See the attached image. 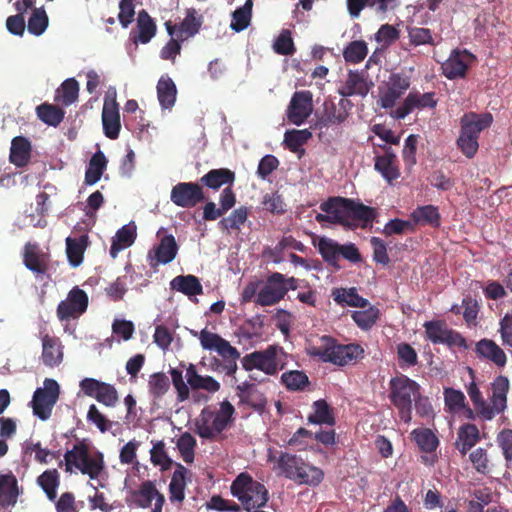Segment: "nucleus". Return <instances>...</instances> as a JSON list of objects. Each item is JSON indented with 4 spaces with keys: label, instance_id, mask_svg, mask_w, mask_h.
Returning <instances> with one entry per match:
<instances>
[{
    "label": "nucleus",
    "instance_id": "22",
    "mask_svg": "<svg viewBox=\"0 0 512 512\" xmlns=\"http://www.w3.org/2000/svg\"><path fill=\"white\" fill-rule=\"evenodd\" d=\"M410 87V79L407 76L391 74L386 91L380 96L381 106L385 109L393 108L397 100Z\"/></svg>",
    "mask_w": 512,
    "mask_h": 512
},
{
    "label": "nucleus",
    "instance_id": "17",
    "mask_svg": "<svg viewBox=\"0 0 512 512\" xmlns=\"http://www.w3.org/2000/svg\"><path fill=\"white\" fill-rule=\"evenodd\" d=\"M437 99L434 92L420 93L418 91L410 92L404 99L402 105L397 107L392 116L396 119H404L415 109H434L437 106Z\"/></svg>",
    "mask_w": 512,
    "mask_h": 512
},
{
    "label": "nucleus",
    "instance_id": "36",
    "mask_svg": "<svg viewBox=\"0 0 512 512\" xmlns=\"http://www.w3.org/2000/svg\"><path fill=\"white\" fill-rule=\"evenodd\" d=\"M314 246L318 248V252L322 256L323 260L330 266L340 269L339 257H340V244L328 237H320L318 243L313 242Z\"/></svg>",
    "mask_w": 512,
    "mask_h": 512
},
{
    "label": "nucleus",
    "instance_id": "61",
    "mask_svg": "<svg viewBox=\"0 0 512 512\" xmlns=\"http://www.w3.org/2000/svg\"><path fill=\"white\" fill-rule=\"evenodd\" d=\"M378 317L379 309L374 306H370L366 310L354 311L352 313V319L357 326L363 330H369L376 323Z\"/></svg>",
    "mask_w": 512,
    "mask_h": 512
},
{
    "label": "nucleus",
    "instance_id": "62",
    "mask_svg": "<svg viewBox=\"0 0 512 512\" xmlns=\"http://www.w3.org/2000/svg\"><path fill=\"white\" fill-rule=\"evenodd\" d=\"M496 443L501 449L505 460V467L512 465V429H502L496 437Z\"/></svg>",
    "mask_w": 512,
    "mask_h": 512
},
{
    "label": "nucleus",
    "instance_id": "23",
    "mask_svg": "<svg viewBox=\"0 0 512 512\" xmlns=\"http://www.w3.org/2000/svg\"><path fill=\"white\" fill-rule=\"evenodd\" d=\"M23 263L34 274L43 275L49 268V255L38 244L28 242L24 247Z\"/></svg>",
    "mask_w": 512,
    "mask_h": 512
},
{
    "label": "nucleus",
    "instance_id": "11",
    "mask_svg": "<svg viewBox=\"0 0 512 512\" xmlns=\"http://www.w3.org/2000/svg\"><path fill=\"white\" fill-rule=\"evenodd\" d=\"M170 200L177 207L190 209L205 200V192L199 182H179L172 187Z\"/></svg>",
    "mask_w": 512,
    "mask_h": 512
},
{
    "label": "nucleus",
    "instance_id": "10",
    "mask_svg": "<svg viewBox=\"0 0 512 512\" xmlns=\"http://www.w3.org/2000/svg\"><path fill=\"white\" fill-rule=\"evenodd\" d=\"M60 395V386L58 382L51 378H46L43 387L34 391L31 407L33 414L39 419L45 421L50 418L53 407L57 403Z\"/></svg>",
    "mask_w": 512,
    "mask_h": 512
},
{
    "label": "nucleus",
    "instance_id": "41",
    "mask_svg": "<svg viewBox=\"0 0 512 512\" xmlns=\"http://www.w3.org/2000/svg\"><path fill=\"white\" fill-rule=\"evenodd\" d=\"M411 439L424 453H433L439 446V439L429 428H416L410 433Z\"/></svg>",
    "mask_w": 512,
    "mask_h": 512
},
{
    "label": "nucleus",
    "instance_id": "51",
    "mask_svg": "<svg viewBox=\"0 0 512 512\" xmlns=\"http://www.w3.org/2000/svg\"><path fill=\"white\" fill-rule=\"evenodd\" d=\"M332 296L334 301L341 305L360 308H364L368 305V300L358 295L356 288L335 289Z\"/></svg>",
    "mask_w": 512,
    "mask_h": 512
},
{
    "label": "nucleus",
    "instance_id": "16",
    "mask_svg": "<svg viewBox=\"0 0 512 512\" xmlns=\"http://www.w3.org/2000/svg\"><path fill=\"white\" fill-rule=\"evenodd\" d=\"M88 307V295L79 287L72 288L66 300L61 301L57 306V317L59 320H68L82 315Z\"/></svg>",
    "mask_w": 512,
    "mask_h": 512
},
{
    "label": "nucleus",
    "instance_id": "6",
    "mask_svg": "<svg viewBox=\"0 0 512 512\" xmlns=\"http://www.w3.org/2000/svg\"><path fill=\"white\" fill-rule=\"evenodd\" d=\"M231 493L248 512L265 506L268 501L266 487L246 472L240 473L232 482Z\"/></svg>",
    "mask_w": 512,
    "mask_h": 512
},
{
    "label": "nucleus",
    "instance_id": "52",
    "mask_svg": "<svg viewBox=\"0 0 512 512\" xmlns=\"http://www.w3.org/2000/svg\"><path fill=\"white\" fill-rule=\"evenodd\" d=\"M312 137V133L308 129L303 130H288L284 134V146L293 153L301 152L304 150L301 147Z\"/></svg>",
    "mask_w": 512,
    "mask_h": 512
},
{
    "label": "nucleus",
    "instance_id": "49",
    "mask_svg": "<svg viewBox=\"0 0 512 512\" xmlns=\"http://www.w3.org/2000/svg\"><path fill=\"white\" fill-rule=\"evenodd\" d=\"M138 41L147 44L156 35L157 26L146 10H141L137 17Z\"/></svg>",
    "mask_w": 512,
    "mask_h": 512
},
{
    "label": "nucleus",
    "instance_id": "32",
    "mask_svg": "<svg viewBox=\"0 0 512 512\" xmlns=\"http://www.w3.org/2000/svg\"><path fill=\"white\" fill-rule=\"evenodd\" d=\"M31 158V143L23 137H14L11 142L9 161L16 167H25Z\"/></svg>",
    "mask_w": 512,
    "mask_h": 512
},
{
    "label": "nucleus",
    "instance_id": "7",
    "mask_svg": "<svg viewBox=\"0 0 512 512\" xmlns=\"http://www.w3.org/2000/svg\"><path fill=\"white\" fill-rule=\"evenodd\" d=\"M64 459L66 472H72V467H75L91 479L98 478L104 469L103 454L101 452L90 454L84 442L77 443L71 450H67Z\"/></svg>",
    "mask_w": 512,
    "mask_h": 512
},
{
    "label": "nucleus",
    "instance_id": "1",
    "mask_svg": "<svg viewBox=\"0 0 512 512\" xmlns=\"http://www.w3.org/2000/svg\"><path fill=\"white\" fill-rule=\"evenodd\" d=\"M320 209L325 214H317L318 223L338 224L346 229L354 230L358 226L366 228L376 217V210L353 199L331 197L321 203Z\"/></svg>",
    "mask_w": 512,
    "mask_h": 512
},
{
    "label": "nucleus",
    "instance_id": "2",
    "mask_svg": "<svg viewBox=\"0 0 512 512\" xmlns=\"http://www.w3.org/2000/svg\"><path fill=\"white\" fill-rule=\"evenodd\" d=\"M268 460H276L275 469L298 484L317 486L324 478V473L320 468L310 465L295 454L281 451L278 458L269 455Z\"/></svg>",
    "mask_w": 512,
    "mask_h": 512
},
{
    "label": "nucleus",
    "instance_id": "38",
    "mask_svg": "<svg viewBox=\"0 0 512 512\" xmlns=\"http://www.w3.org/2000/svg\"><path fill=\"white\" fill-rule=\"evenodd\" d=\"M189 470L182 464H177L169 484L171 502H182L185 498L186 476Z\"/></svg>",
    "mask_w": 512,
    "mask_h": 512
},
{
    "label": "nucleus",
    "instance_id": "28",
    "mask_svg": "<svg viewBox=\"0 0 512 512\" xmlns=\"http://www.w3.org/2000/svg\"><path fill=\"white\" fill-rule=\"evenodd\" d=\"M42 340V362L45 366H58L63 360V346L56 336L45 334Z\"/></svg>",
    "mask_w": 512,
    "mask_h": 512
},
{
    "label": "nucleus",
    "instance_id": "40",
    "mask_svg": "<svg viewBox=\"0 0 512 512\" xmlns=\"http://www.w3.org/2000/svg\"><path fill=\"white\" fill-rule=\"evenodd\" d=\"M136 227L133 225H125L121 227L112 240L110 247V256L115 259L118 253L131 246L136 239Z\"/></svg>",
    "mask_w": 512,
    "mask_h": 512
},
{
    "label": "nucleus",
    "instance_id": "8",
    "mask_svg": "<svg viewBox=\"0 0 512 512\" xmlns=\"http://www.w3.org/2000/svg\"><path fill=\"white\" fill-rule=\"evenodd\" d=\"M280 354H284L282 347L269 345L264 350L246 354L241 359V364L246 371L257 369L264 372L266 375L274 376L285 368V362L280 359Z\"/></svg>",
    "mask_w": 512,
    "mask_h": 512
},
{
    "label": "nucleus",
    "instance_id": "26",
    "mask_svg": "<svg viewBox=\"0 0 512 512\" xmlns=\"http://www.w3.org/2000/svg\"><path fill=\"white\" fill-rule=\"evenodd\" d=\"M510 389L509 379L504 375L497 376L491 383L490 410L493 418L507 408V395Z\"/></svg>",
    "mask_w": 512,
    "mask_h": 512
},
{
    "label": "nucleus",
    "instance_id": "39",
    "mask_svg": "<svg viewBox=\"0 0 512 512\" xmlns=\"http://www.w3.org/2000/svg\"><path fill=\"white\" fill-rule=\"evenodd\" d=\"M170 284L173 290L189 297L203 294V287L199 279L191 274L176 276Z\"/></svg>",
    "mask_w": 512,
    "mask_h": 512
},
{
    "label": "nucleus",
    "instance_id": "24",
    "mask_svg": "<svg viewBox=\"0 0 512 512\" xmlns=\"http://www.w3.org/2000/svg\"><path fill=\"white\" fill-rule=\"evenodd\" d=\"M373 86L363 72L350 70L343 85L338 88V94L342 97L361 96L365 97Z\"/></svg>",
    "mask_w": 512,
    "mask_h": 512
},
{
    "label": "nucleus",
    "instance_id": "37",
    "mask_svg": "<svg viewBox=\"0 0 512 512\" xmlns=\"http://www.w3.org/2000/svg\"><path fill=\"white\" fill-rule=\"evenodd\" d=\"M480 440L479 429L475 424H464L459 428L456 448L465 455Z\"/></svg>",
    "mask_w": 512,
    "mask_h": 512
},
{
    "label": "nucleus",
    "instance_id": "55",
    "mask_svg": "<svg viewBox=\"0 0 512 512\" xmlns=\"http://www.w3.org/2000/svg\"><path fill=\"white\" fill-rule=\"evenodd\" d=\"M48 24L49 18L44 7L33 8L28 19V32L32 35L40 36L46 31Z\"/></svg>",
    "mask_w": 512,
    "mask_h": 512
},
{
    "label": "nucleus",
    "instance_id": "48",
    "mask_svg": "<svg viewBox=\"0 0 512 512\" xmlns=\"http://www.w3.org/2000/svg\"><path fill=\"white\" fill-rule=\"evenodd\" d=\"M37 484L42 488L50 501H55L57 497V489L60 485V474L58 470H45L37 477Z\"/></svg>",
    "mask_w": 512,
    "mask_h": 512
},
{
    "label": "nucleus",
    "instance_id": "29",
    "mask_svg": "<svg viewBox=\"0 0 512 512\" xmlns=\"http://www.w3.org/2000/svg\"><path fill=\"white\" fill-rule=\"evenodd\" d=\"M130 500L133 504L141 508H148L151 506L152 501L155 500L154 507L157 504V500L162 497L164 500L163 494H161L154 482L150 480H146L142 482L138 489L132 490L129 494Z\"/></svg>",
    "mask_w": 512,
    "mask_h": 512
},
{
    "label": "nucleus",
    "instance_id": "9",
    "mask_svg": "<svg viewBox=\"0 0 512 512\" xmlns=\"http://www.w3.org/2000/svg\"><path fill=\"white\" fill-rule=\"evenodd\" d=\"M201 346L205 350H215L222 358V370L227 375H234L238 369L237 360L240 352L220 335L203 329L199 333Z\"/></svg>",
    "mask_w": 512,
    "mask_h": 512
},
{
    "label": "nucleus",
    "instance_id": "30",
    "mask_svg": "<svg viewBox=\"0 0 512 512\" xmlns=\"http://www.w3.org/2000/svg\"><path fill=\"white\" fill-rule=\"evenodd\" d=\"M374 168L388 183L400 177L397 157L390 148L385 149L383 155L375 157Z\"/></svg>",
    "mask_w": 512,
    "mask_h": 512
},
{
    "label": "nucleus",
    "instance_id": "34",
    "mask_svg": "<svg viewBox=\"0 0 512 512\" xmlns=\"http://www.w3.org/2000/svg\"><path fill=\"white\" fill-rule=\"evenodd\" d=\"M346 121L345 115L341 114L337 105L330 100H326L323 103V109L317 116V122L315 126L317 128H328L331 126H337Z\"/></svg>",
    "mask_w": 512,
    "mask_h": 512
},
{
    "label": "nucleus",
    "instance_id": "64",
    "mask_svg": "<svg viewBox=\"0 0 512 512\" xmlns=\"http://www.w3.org/2000/svg\"><path fill=\"white\" fill-rule=\"evenodd\" d=\"M273 49L275 53L279 55L288 56L294 54L296 49L291 37V32L288 29L281 31L280 35L277 37L273 44Z\"/></svg>",
    "mask_w": 512,
    "mask_h": 512
},
{
    "label": "nucleus",
    "instance_id": "44",
    "mask_svg": "<svg viewBox=\"0 0 512 512\" xmlns=\"http://www.w3.org/2000/svg\"><path fill=\"white\" fill-rule=\"evenodd\" d=\"M87 245V235H81L79 238L68 237L66 239V253L68 260L73 267H77L82 263L84 251Z\"/></svg>",
    "mask_w": 512,
    "mask_h": 512
},
{
    "label": "nucleus",
    "instance_id": "46",
    "mask_svg": "<svg viewBox=\"0 0 512 512\" xmlns=\"http://www.w3.org/2000/svg\"><path fill=\"white\" fill-rule=\"evenodd\" d=\"M413 221L421 225H430L434 228L440 226L441 216L438 207L425 205L417 207L411 214Z\"/></svg>",
    "mask_w": 512,
    "mask_h": 512
},
{
    "label": "nucleus",
    "instance_id": "31",
    "mask_svg": "<svg viewBox=\"0 0 512 512\" xmlns=\"http://www.w3.org/2000/svg\"><path fill=\"white\" fill-rule=\"evenodd\" d=\"M235 181V173L228 168L212 169L204 174L200 179V185L218 190L223 185L231 186Z\"/></svg>",
    "mask_w": 512,
    "mask_h": 512
},
{
    "label": "nucleus",
    "instance_id": "15",
    "mask_svg": "<svg viewBox=\"0 0 512 512\" xmlns=\"http://www.w3.org/2000/svg\"><path fill=\"white\" fill-rule=\"evenodd\" d=\"M313 111V95L308 90L296 91L287 108V119L290 123L300 126Z\"/></svg>",
    "mask_w": 512,
    "mask_h": 512
},
{
    "label": "nucleus",
    "instance_id": "25",
    "mask_svg": "<svg viewBox=\"0 0 512 512\" xmlns=\"http://www.w3.org/2000/svg\"><path fill=\"white\" fill-rule=\"evenodd\" d=\"M102 124L104 135L112 140L119 137L121 123L119 106L115 98L105 99L102 110Z\"/></svg>",
    "mask_w": 512,
    "mask_h": 512
},
{
    "label": "nucleus",
    "instance_id": "45",
    "mask_svg": "<svg viewBox=\"0 0 512 512\" xmlns=\"http://www.w3.org/2000/svg\"><path fill=\"white\" fill-rule=\"evenodd\" d=\"M467 393L473 403L478 417L483 420H492L493 412L490 410V405L484 399L474 380L467 386Z\"/></svg>",
    "mask_w": 512,
    "mask_h": 512
},
{
    "label": "nucleus",
    "instance_id": "21",
    "mask_svg": "<svg viewBox=\"0 0 512 512\" xmlns=\"http://www.w3.org/2000/svg\"><path fill=\"white\" fill-rule=\"evenodd\" d=\"M474 352L478 359L491 363L497 368H504L507 363L506 353L492 339L483 338L476 342Z\"/></svg>",
    "mask_w": 512,
    "mask_h": 512
},
{
    "label": "nucleus",
    "instance_id": "43",
    "mask_svg": "<svg viewBox=\"0 0 512 512\" xmlns=\"http://www.w3.org/2000/svg\"><path fill=\"white\" fill-rule=\"evenodd\" d=\"M106 167L107 159L105 154L101 150L95 152L92 155L85 172V183L87 185H94L97 183Z\"/></svg>",
    "mask_w": 512,
    "mask_h": 512
},
{
    "label": "nucleus",
    "instance_id": "14",
    "mask_svg": "<svg viewBox=\"0 0 512 512\" xmlns=\"http://www.w3.org/2000/svg\"><path fill=\"white\" fill-rule=\"evenodd\" d=\"M80 388L85 395L95 398L107 407H114L119 399L118 392L113 385L94 378H84L80 382Z\"/></svg>",
    "mask_w": 512,
    "mask_h": 512
},
{
    "label": "nucleus",
    "instance_id": "20",
    "mask_svg": "<svg viewBox=\"0 0 512 512\" xmlns=\"http://www.w3.org/2000/svg\"><path fill=\"white\" fill-rule=\"evenodd\" d=\"M178 245L172 234L161 238L159 244L148 252L149 265L156 269L160 264L172 262L178 253Z\"/></svg>",
    "mask_w": 512,
    "mask_h": 512
},
{
    "label": "nucleus",
    "instance_id": "50",
    "mask_svg": "<svg viewBox=\"0 0 512 512\" xmlns=\"http://www.w3.org/2000/svg\"><path fill=\"white\" fill-rule=\"evenodd\" d=\"M37 117L45 124L57 127L64 119L65 112L60 107L42 103L36 107Z\"/></svg>",
    "mask_w": 512,
    "mask_h": 512
},
{
    "label": "nucleus",
    "instance_id": "5",
    "mask_svg": "<svg viewBox=\"0 0 512 512\" xmlns=\"http://www.w3.org/2000/svg\"><path fill=\"white\" fill-rule=\"evenodd\" d=\"M419 392V384L406 375L395 376L389 382V399L398 409L399 417L404 423H409L412 419V404Z\"/></svg>",
    "mask_w": 512,
    "mask_h": 512
},
{
    "label": "nucleus",
    "instance_id": "53",
    "mask_svg": "<svg viewBox=\"0 0 512 512\" xmlns=\"http://www.w3.org/2000/svg\"><path fill=\"white\" fill-rule=\"evenodd\" d=\"M79 84L74 78L66 79L57 89L55 101L64 106H69L78 98Z\"/></svg>",
    "mask_w": 512,
    "mask_h": 512
},
{
    "label": "nucleus",
    "instance_id": "13",
    "mask_svg": "<svg viewBox=\"0 0 512 512\" xmlns=\"http://www.w3.org/2000/svg\"><path fill=\"white\" fill-rule=\"evenodd\" d=\"M284 274L273 272L269 274L258 291L255 303L262 307L278 304L286 296V286H284Z\"/></svg>",
    "mask_w": 512,
    "mask_h": 512
},
{
    "label": "nucleus",
    "instance_id": "19",
    "mask_svg": "<svg viewBox=\"0 0 512 512\" xmlns=\"http://www.w3.org/2000/svg\"><path fill=\"white\" fill-rule=\"evenodd\" d=\"M474 60L475 56L467 50H453L449 58L442 64V72L450 80L463 78Z\"/></svg>",
    "mask_w": 512,
    "mask_h": 512
},
{
    "label": "nucleus",
    "instance_id": "60",
    "mask_svg": "<svg viewBox=\"0 0 512 512\" xmlns=\"http://www.w3.org/2000/svg\"><path fill=\"white\" fill-rule=\"evenodd\" d=\"M195 433L199 437L208 440L214 439L218 434L213 426L211 417L208 416V411L206 409H203L199 418L196 419Z\"/></svg>",
    "mask_w": 512,
    "mask_h": 512
},
{
    "label": "nucleus",
    "instance_id": "27",
    "mask_svg": "<svg viewBox=\"0 0 512 512\" xmlns=\"http://www.w3.org/2000/svg\"><path fill=\"white\" fill-rule=\"evenodd\" d=\"M21 489L16 476L12 473L0 474V506L13 507L17 503Z\"/></svg>",
    "mask_w": 512,
    "mask_h": 512
},
{
    "label": "nucleus",
    "instance_id": "59",
    "mask_svg": "<svg viewBox=\"0 0 512 512\" xmlns=\"http://www.w3.org/2000/svg\"><path fill=\"white\" fill-rule=\"evenodd\" d=\"M443 394L445 406L450 412L456 413L466 408V397L462 391L444 388Z\"/></svg>",
    "mask_w": 512,
    "mask_h": 512
},
{
    "label": "nucleus",
    "instance_id": "35",
    "mask_svg": "<svg viewBox=\"0 0 512 512\" xmlns=\"http://www.w3.org/2000/svg\"><path fill=\"white\" fill-rule=\"evenodd\" d=\"M156 88L160 106L163 109L172 108L177 95V88L174 81L168 75H163L158 80Z\"/></svg>",
    "mask_w": 512,
    "mask_h": 512
},
{
    "label": "nucleus",
    "instance_id": "4",
    "mask_svg": "<svg viewBox=\"0 0 512 512\" xmlns=\"http://www.w3.org/2000/svg\"><path fill=\"white\" fill-rule=\"evenodd\" d=\"M492 121L493 118L490 113L480 115L469 112L461 117L457 146L467 158H473L477 153L479 135L492 124Z\"/></svg>",
    "mask_w": 512,
    "mask_h": 512
},
{
    "label": "nucleus",
    "instance_id": "18",
    "mask_svg": "<svg viewBox=\"0 0 512 512\" xmlns=\"http://www.w3.org/2000/svg\"><path fill=\"white\" fill-rule=\"evenodd\" d=\"M202 23V16L198 15L197 11L191 8L187 10L185 18L179 25L173 24L171 21H166L164 25L171 37L175 36L181 39V41H185L199 32Z\"/></svg>",
    "mask_w": 512,
    "mask_h": 512
},
{
    "label": "nucleus",
    "instance_id": "42",
    "mask_svg": "<svg viewBox=\"0 0 512 512\" xmlns=\"http://www.w3.org/2000/svg\"><path fill=\"white\" fill-rule=\"evenodd\" d=\"M308 423L318 425H329L335 424V416L332 408L324 399L316 400L313 403V413L308 418Z\"/></svg>",
    "mask_w": 512,
    "mask_h": 512
},
{
    "label": "nucleus",
    "instance_id": "57",
    "mask_svg": "<svg viewBox=\"0 0 512 512\" xmlns=\"http://www.w3.org/2000/svg\"><path fill=\"white\" fill-rule=\"evenodd\" d=\"M368 54V46L364 40H354L348 43L343 50V58L347 63L358 64Z\"/></svg>",
    "mask_w": 512,
    "mask_h": 512
},
{
    "label": "nucleus",
    "instance_id": "3",
    "mask_svg": "<svg viewBox=\"0 0 512 512\" xmlns=\"http://www.w3.org/2000/svg\"><path fill=\"white\" fill-rule=\"evenodd\" d=\"M321 342V345L311 346L308 349V354L323 362L345 366L363 357L364 350L359 344H338L329 336H323Z\"/></svg>",
    "mask_w": 512,
    "mask_h": 512
},
{
    "label": "nucleus",
    "instance_id": "33",
    "mask_svg": "<svg viewBox=\"0 0 512 512\" xmlns=\"http://www.w3.org/2000/svg\"><path fill=\"white\" fill-rule=\"evenodd\" d=\"M186 379L188 385L193 390H205L209 393H215L220 389L218 381L211 376H202L198 374L193 364H190L186 369Z\"/></svg>",
    "mask_w": 512,
    "mask_h": 512
},
{
    "label": "nucleus",
    "instance_id": "58",
    "mask_svg": "<svg viewBox=\"0 0 512 512\" xmlns=\"http://www.w3.org/2000/svg\"><path fill=\"white\" fill-rule=\"evenodd\" d=\"M252 7V0H246L243 6L237 8L233 12L231 28L234 31L240 32L245 30L249 26L252 15Z\"/></svg>",
    "mask_w": 512,
    "mask_h": 512
},
{
    "label": "nucleus",
    "instance_id": "12",
    "mask_svg": "<svg viewBox=\"0 0 512 512\" xmlns=\"http://www.w3.org/2000/svg\"><path fill=\"white\" fill-rule=\"evenodd\" d=\"M426 338L433 344H446L468 348L466 339L458 332L448 329L445 322L441 320L427 321L424 323Z\"/></svg>",
    "mask_w": 512,
    "mask_h": 512
},
{
    "label": "nucleus",
    "instance_id": "56",
    "mask_svg": "<svg viewBox=\"0 0 512 512\" xmlns=\"http://www.w3.org/2000/svg\"><path fill=\"white\" fill-rule=\"evenodd\" d=\"M281 383L289 391H302L310 384L306 373L299 370L284 372L281 375Z\"/></svg>",
    "mask_w": 512,
    "mask_h": 512
},
{
    "label": "nucleus",
    "instance_id": "54",
    "mask_svg": "<svg viewBox=\"0 0 512 512\" xmlns=\"http://www.w3.org/2000/svg\"><path fill=\"white\" fill-rule=\"evenodd\" d=\"M170 389V380L163 372H156L150 375L148 380V391L154 401L162 399V397Z\"/></svg>",
    "mask_w": 512,
    "mask_h": 512
},
{
    "label": "nucleus",
    "instance_id": "47",
    "mask_svg": "<svg viewBox=\"0 0 512 512\" xmlns=\"http://www.w3.org/2000/svg\"><path fill=\"white\" fill-rule=\"evenodd\" d=\"M234 413V406L227 400L221 402L220 409L217 412L208 411V416L211 417L218 434L223 432L232 422Z\"/></svg>",
    "mask_w": 512,
    "mask_h": 512
},
{
    "label": "nucleus",
    "instance_id": "63",
    "mask_svg": "<svg viewBox=\"0 0 512 512\" xmlns=\"http://www.w3.org/2000/svg\"><path fill=\"white\" fill-rule=\"evenodd\" d=\"M248 217L247 207L241 206L235 209L228 217L223 218L219 225L226 230H239Z\"/></svg>",
    "mask_w": 512,
    "mask_h": 512
}]
</instances>
